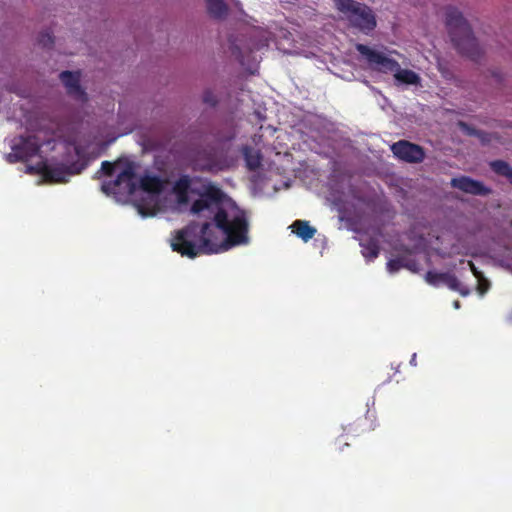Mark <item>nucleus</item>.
<instances>
[{"label":"nucleus","mask_w":512,"mask_h":512,"mask_svg":"<svg viewBox=\"0 0 512 512\" xmlns=\"http://www.w3.org/2000/svg\"><path fill=\"white\" fill-rule=\"evenodd\" d=\"M483 285H484V284H479V287H478V288H479V289H482V288H483Z\"/></svg>","instance_id":"21"},{"label":"nucleus","mask_w":512,"mask_h":512,"mask_svg":"<svg viewBox=\"0 0 512 512\" xmlns=\"http://www.w3.org/2000/svg\"><path fill=\"white\" fill-rule=\"evenodd\" d=\"M491 168L496 173L506 177L512 184V167H510L506 162L494 161L491 163Z\"/></svg>","instance_id":"13"},{"label":"nucleus","mask_w":512,"mask_h":512,"mask_svg":"<svg viewBox=\"0 0 512 512\" xmlns=\"http://www.w3.org/2000/svg\"><path fill=\"white\" fill-rule=\"evenodd\" d=\"M292 233L296 234L304 242L309 241L316 234V229L309 222L304 220H296L290 225Z\"/></svg>","instance_id":"11"},{"label":"nucleus","mask_w":512,"mask_h":512,"mask_svg":"<svg viewBox=\"0 0 512 512\" xmlns=\"http://www.w3.org/2000/svg\"><path fill=\"white\" fill-rule=\"evenodd\" d=\"M40 43L44 46V47H48L49 45L52 44L53 42V38L51 36L50 33L48 32H45L43 33L41 36H40V39H39Z\"/></svg>","instance_id":"20"},{"label":"nucleus","mask_w":512,"mask_h":512,"mask_svg":"<svg viewBox=\"0 0 512 512\" xmlns=\"http://www.w3.org/2000/svg\"><path fill=\"white\" fill-rule=\"evenodd\" d=\"M446 240V236H437L429 239L421 238L415 248V251H407L395 259H391L387 263L388 271L390 273H395L400 268H406L412 272H418L420 270V260L426 259V255L423 252L434 251L441 256L459 254L460 251L456 247L452 246L449 248L447 246H443V243Z\"/></svg>","instance_id":"4"},{"label":"nucleus","mask_w":512,"mask_h":512,"mask_svg":"<svg viewBox=\"0 0 512 512\" xmlns=\"http://www.w3.org/2000/svg\"><path fill=\"white\" fill-rule=\"evenodd\" d=\"M260 40L259 42L255 45V49H261L265 46L268 45V42L270 40V36H271V33L270 32H266V31H261L260 32Z\"/></svg>","instance_id":"19"},{"label":"nucleus","mask_w":512,"mask_h":512,"mask_svg":"<svg viewBox=\"0 0 512 512\" xmlns=\"http://www.w3.org/2000/svg\"><path fill=\"white\" fill-rule=\"evenodd\" d=\"M60 79L70 96L81 102H85L87 100V94L80 86L79 72L64 71L60 74Z\"/></svg>","instance_id":"8"},{"label":"nucleus","mask_w":512,"mask_h":512,"mask_svg":"<svg viewBox=\"0 0 512 512\" xmlns=\"http://www.w3.org/2000/svg\"><path fill=\"white\" fill-rule=\"evenodd\" d=\"M335 7L349 22L363 32H370L376 27L372 10L365 4L354 0H334Z\"/></svg>","instance_id":"6"},{"label":"nucleus","mask_w":512,"mask_h":512,"mask_svg":"<svg viewBox=\"0 0 512 512\" xmlns=\"http://www.w3.org/2000/svg\"><path fill=\"white\" fill-rule=\"evenodd\" d=\"M202 101L209 106H214L217 103V96L212 90L206 89L202 94Z\"/></svg>","instance_id":"18"},{"label":"nucleus","mask_w":512,"mask_h":512,"mask_svg":"<svg viewBox=\"0 0 512 512\" xmlns=\"http://www.w3.org/2000/svg\"><path fill=\"white\" fill-rule=\"evenodd\" d=\"M426 281L433 286H446L447 288H457L458 283L454 275L449 272L438 273L430 271L426 274Z\"/></svg>","instance_id":"10"},{"label":"nucleus","mask_w":512,"mask_h":512,"mask_svg":"<svg viewBox=\"0 0 512 512\" xmlns=\"http://www.w3.org/2000/svg\"><path fill=\"white\" fill-rule=\"evenodd\" d=\"M450 36L457 49L471 59H477L482 51L462 14L451 10L447 14Z\"/></svg>","instance_id":"5"},{"label":"nucleus","mask_w":512,"mask_h":512,"mask_svg":"<svg viewBox=\"0 0 512 512\" xmlns=\"http://www.w3.org/2000/svg\"><path fill=\"white\" fill-rule=\"evenodd\" d=\"M356 49L371 69L382 73H393L398 85L421 86V77L416 72L400 68L399 63L392 58V54H396L395 51L386 52L363 44H357Z\"/></svg>","instance_id":"3"},{"label":"nucleus","mask_w":512,"mask_h":512,"mask_svg":"<svg viewBox=\"0 0 512 512\" xmlns=\"http://www.w3.org/2000/svg\"><path fill=\"white\" fill-rule=\"evenodd\" d=\"M208 10L215 17H221L226 13V5L222 0H207Z\"/></svg>","instance_id":"17"},{"label":"nucleus","mask_w":512,"mask_h":512,"mask_svg":"<svg viewBox=\"0 0 512 512\" xmlns=\"http://www.w3.org/2000/svg\"><path fill=\"white\" fill-rule=\"evenodd\" d=\"M451 186L465 193L473 195H486L489 193V189L486 188L481 182L466 176L453 178L451 180Z\"/></svg>","instance_id":"9"},{"label":"nucleus","mask_w":512,"mask_h":512,"mask_svg":"<svg viewBox=\"0 0 512 512\" xmlns=\"http://www.w3.org/2000/svg\"><path fill=\"white\" fill-rule=\"evenodd\" d=\"M53 141L55 144L49 148L51 140L45 139L43 131H38L27 138H16L12 141V152L6 155V160L10 163H15L20 160H28L38 154L42 157V154L49 149L54 150L58 148L59 150H64L66 157L61 165L40 161L36 167H28V171L35 169L46 180L63 183L67 182L70 176L80 173L90 160L95 159L100 154V147L98 145L91 144L84 148L74 142Z\"/></svg>","instance_id":"2"},{"label":"nucleus","mask_w":512,"mask_h":512,"mask_svg":"<svg viewBox=\"0 0 512 512\" xmlns=\"http://www.w3.org/2000/svg\"><path fill=\"white\" fill-rule=\"evenodd\" d=\"M244 157L249 169H256L260 165V155L258 151L250 148H245Z\"/></svg>","instance_id":"16"},{"label":"nucleus","mask_w":512,"mask_h":512,"mask_svg":"<svg viewBox=\"0 0 512 512\" xmlns=\"http://www.w3.org/2000/svg\"><path fill=\"white\" fill-rule=\"evenodd\" d=\"M461 130L468 134V135H475L478 137V139L482 142V143H491L492 142V138L493 136L492 135H489V134H486L484 132H481V131H476L475 129L469 127L467 124H464V123H460L459 124Z\"/></svg>","instance_id":"15"},{"label":"nucleus","mask_w":512,"mask_h":512,"mask_svg":"<svg viewBox=\"0 0 512 512\" xmlns=\"http://www.w3.org/2000/svg\"><path fill=\"white\" fill-rule=\"evenodd\" d=\"M391 150L396 157L407 162H420L424 158L422 148L408 141L394 143Z\"/></svg>","instance_id":"7"},{"label":"nucleus","mask_w":512,"mask_h":512,"mask_svg":"<svg viewBox=\"0 0 512 512\" xmlns=\"http://www.w3.org/2000/svg\"><path fill=\"white\" fill-rule=\"evenodd\" d=\"M101 171L116 177L105 181L102 191L118 200L139 194L137 210L143 217L190 206L191 213L203 219L172 236L171 248L182 256L219 253L248 242L245 212L205 179L184 176L171 185L156 176H138L136 165L122 159L114 163L104 161Z\"/></svg>","instance_id":"1"},{"label":"nucleus","mask_w":512,"mask_h":512,"mask_svg":"<svg viewBox=\"0 0 512 512\" xmlns=\"http://www.w3.org/2000/svg\"><path fill=\"white\" fill-rule=\"evenodd\" d=\"M360 245L362 246V254L368 260L375 259L379 254V248L375 241H370L368 244H364L361 240Z\"/></svg>","instance_id":"14"},{"label":"nucleus","mask_w":512,"mask_h":512,"mask_svg":"<svg viewBox=\"0 0 512 512\" xmlns=\"http://www.w3.org/2000/svg\"><path fill=\"white\" fill-rule=\"evenodd\" d=\"M197 165L205 170L218 171L228 168L230 164L225 161H220L214 154L208 153V159L205 162H200L199 160Z\"/></svg>","instance_id":"12"}]
</instances>
